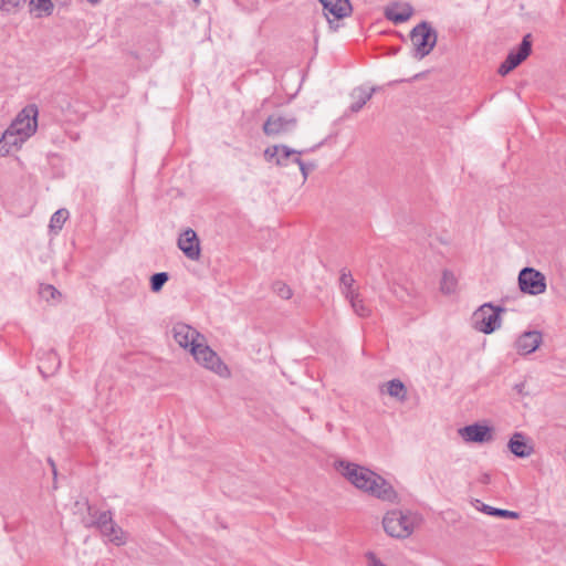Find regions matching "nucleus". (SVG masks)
I'll return each instance as SVG.
<instances>
[{
  "label": "nucleus",
  "mask_w": 566,
  "mask_h": 566,
  "mask_svg": "<svg viewBox=\"0 0 566 566\" xmlns=\"http://www.w3.org/2000/svg\"><path fill=\"white\" fill-rule=\"evenodd\" d=\"M336 468L356 489L381 501H396L397 493L392 485L376 472L346 461H339Z\"/></svg>",
  "instance_id": "f257e3e1"
},
{
  "label": "nucleus",
  "mask_w": 566,
  "mask_h": 566,
  "mask_svg": "<svg viewBox=\"0 0 566 566\" xmlns=\"http://www.w3.org/2000/svg\"><path fill=\"white\" fill-rule=\"evenodd\" d=\"M419 522L420 518L416 513L410 511L392 510L387 512L384 516L382 526L389 536L407 538L413 533Z\"/></svg>",
  "instance_id": "f03ea898"
},
{
  "label": "nucleus",
  "mask_w": 566,
  "mask_h": 566,
  "mask_svg": "<svg viewBox=\"0 0 566 566\" xmlns=\"http://www.w3.org/2000/svg\"><path fill=\"white\" fill-rule=\"evenodd\" d=\"M410 40L413 46L412 56L422 60L436 46L438 33L429 22L422 21L411 30Z\"/></svg>",
  "instance_id": "7ed1b4c3"
},
{
  "label": "nucleus",
  "mask_w": 566,
  "mask_h": 566,
  "mask_svg": "<svg viewBox=\"0 0 566 566\" xmlns=\"http://www.w3.org/2000/svg\"><path fill=\"white\" fill-rule=\"evenodd\" d=\"M191 355L198 364L219 377L229 378L231 376L229 367L222 361L218 354L206 344V339L199 345L191 347Z\"/></svg>",
  "instance_id": "20e7f679"
},
{
  "label": "nucleus",
  "mask_w": 566,
  "mask_h": 566,
  "mask_svg": "<svg viewBox=\"0 0 566 566\" xmlns=\"http://www.w3.org/2000/svg\"><path fill=\"white\" fill-rule=\"evenodd\" d=\"M504 310L491 303H484L472 315V326L484 334H491L500 327V313Z\"/></svg>",
  "instance_id": "39448f33"
},
{
  "label": "nucleus",
  "mask_w": 566,
  "mask_h": 566,
  "mask_svg": "<svg viewBox=\"0 0 566 566\" xmlns=\"http://www.w3.org/2000/svg\"><path fill=\"white\" fill-rule=\"evenodd\" d=\"M17 135L23 139H29L38 128V107L35 105L25 106L10 125Z\"/></svg>",
  "instance_id": "423d86ee"
},
{
  "label": "nucleus",
  "mask_w": 566,
  "mask_h": 566,
  "mask_svg": "<svg viewBox=\"0 0 566 566\" xmlns=\"http://www.w3.org/2000/svg\"><path fill=\"white\" fill-rule=\"evenodd\" d=\"M99 532L116 546L126 544L127 537L124 531L114 522L109 511L101 512L94 522Z\"/></svg>",
  "instance_id": "0eeeda50"
},
{
  "label": "nucleus",
  "mask_w": 566,
  "mask_h": 566,
  "mask_svg": "<svg viewBox=\"0 0 566 566\" xmlns=\"http://www.w3.org/2000/svg\"><path fill=\"white\" fill-rule=\"evenodd\" d=\"M518 285L522 292L538 295L546 290V279L539 271L533 268H524L518 274Z\"/></svg>",
  "instance_id": "6e6552de"
},
{
  "label": "nucleus",
  "mask_w": 566,
  "mask_h": 566,
  "mask_svg": "<svg viewBox=\"0 0 566 566\" xmlns=\"http://www.w3.org/2000/svg\"><path fill=\"white\" fill-rule=\"evenodd\" d=\"M295 127V117L273 114L263 124V133L270 137H279L292 133Z\"/></svg>",
  "instance_id": "1a4fd4ad"
},
{
  "label": "nucleus",
  "mask_w": 566,
  "mask_h": 566,
  "mask_svg": "<svg viewBox=\"0 0 566 566\" xmlns=\"http://www.w3.org/2000/svg\"><path fill=\"white\" fill-rule=\"evenodd\" d=\"M172 336L180 347L190 352L191 347L205 340V336L196 328L182 322H178L172 326Z\"/></svg>",
  "instance_id": "9d476101"
},
{
  "label": "nucleus",
  "mask_w": 566,
  "mask_h": 566,
  "mask_svg": "<svg viewBox=\"0 0 566 566\" xmlns=\"http://www.w3.org/2000/svg\"><path fill=\"white\" fill-rule=\"evenodd\" d=\"M532 51V40L531 34H526L520 46L516 51H511L509 55L506 56L505 61L500 65L499 67V74L506 75L512 70H514L517 65H520L524 60L527 59V56L531 54Z\"/></svg>",
  "instance_id": "9b49d317"
},
{
  "label": "nucleus",
  "mask_w": 566,
  "mask_h": 566,
  "mask_svg": "<svg viewBox=\"0 0 566 566\" xmlns=\"http://www.w3.org/2000/svg\"><path fill=\"white\" fill-rule=\"evenodd\" d=\"M303 153V150H295L286 145H274L264 150V158L266 161H274L280 167H287L292 163L295 164V157H300Z\"/></svg>",
  "instance_id": "f8f14e48"
},
{
  "label": "nucleus",
  "mask_w": 566,
  "mask_h": 566,
  "mask_svg": "<svg viewBox=\"0 0 566 566\" xmlns=\"http://www.w3.org/2000/svg\"><path fill=\"white\" fill-rule=\"evenodd\" d=\"M319 2L324 9V15L333 30H337L338 24H334V20H332L331 17L338 21L348 17L353 11L349 0H319Z\"/></svg>",
  "instance_id": "ddd939ff"
},
{
  "label": "nucleus",
  "mask_w": 566,
  "mask_h": 566,
  "mask_svg": "<svg viewBox=\"0 0 566 566\" xmlns=\"http://www.w3.org/2000/svg\"><path fill=\"white\" fill-rule=\"evenodd\" d=\"M178 248L188 259L192 261H198L200 259V241L195 230L188 228L179 235Z\"/></svg>",
  "instance_id": "4468645a"
},
{
  "label": "nucleus",
  "mask_w": 566,
  "mask_h": 566,
  "mask_svg": "<svg viewBox=\"0 0 566 566\" xmlns=\"http://www.w3.org/2000/svg\"><path fill=\"white\" fill-rule=\"evenodd\" d=\"M459 434L467 442H490L493 440L492 429L484 424H469L459 429Z\"/></svg>",
  "instance_id": "2eb2a0df"
},
{
  "label": "nucleus",
  "mask_w": 566,
  "mask_h": 566,
  "mask_svg": "<svg viewBox=\"0 0 566 566\" xmlns=\"http://www.w3.org/2000/svg\"><path fill=\"white\" fill-rule=\"evenodd\" d=\"M542 334L538 331L523 333L515 342V348L521 355L534 353L542 344Z\"/></svg>",
  "instance_id": "dca6fc26"
},
{
  "label": "nucleus",
  "mask_w": 566,
  "mask_h": 566,
  "mask_svg": "<svg viewBox=\"0 0 566 566\" xmlns=\"http://www.w3.org/2000/svg\"><path fill=\"white\" fill-rule=\"evenodd\" d=\"M412 13L413 8L409 3H395L385 10V17L396 24L408 21Z\"/></svg>",
  "instance_id": "f3484780"
},
{
  "label": "nucleus",
  "mask_w": 566,
  "mask_h": 566,
  "mask_svg": "<svg viewBox=\"0 0 566 566\" xmlns=\"http://www.w3.org/2000/svg\"><path fill=\"white\" fill-rule=\"evenodd\" d=\"M25 143L20 135H17L12 127L9 126L0 138V156H7L13 149H19Z\"/></svg>",
  "instance_id": "a211bd4d"
},
{
  "label": "nucleus",
  "mask_w": 566,
  "mask_h": 566,
  "mask_svg": "<svg viewBox=\"0 0 566 566\" xmlns=\"http://www.w3.org/2000/svg\"><path fill=\"white\" fill-rule=\"evenodd\" d=\"M510 451L518 458L530 457L534 449L526 441L525 436L521 432H515L509 441Z\"/></svg>",
  "instance_id": "6ab92c4d"
},
{
  "label": "nucleus",
  "mask_w": 566,
  "mask_h": 566,
  "mask_svg": "<svg viewBox=\"0 0 566 566\" xmlns=\"http://www.w3.org/2000/svg\"><path fill=\"white\" fill-rule=\"evenodd\" d=\"M381 392H386L392 398L403 402L407 399V389L403 382L399 379H392L387 381L381 387Z\"/></svg>",
  "instance_id": "aec40b11"
},
{
  "label": "nucleus",
  "mask_w": 566,
  "mask_h": 566,
  "mask_svg": "<svg viewBox=\"0 0 566 566\" xmlns=\"http://www.w3.org/2000/svg\"><path fill=\"white\" fill-rule=\"evenodd\" d=\"M375 88L366 90L363 87L355 88L352 93L354 103L350 105V109L354 113L359 112L364 105L373 97Z\"/></svg>",
  "instance_id": "412c9836"
},
{
  "label": "nucleus",
  "mask_w": 566,
  "mask_h": 566,
  "mask_svg": "<svg viewBox=\"0 0 566 566\" xmlns=\"http://www.w3.org/2000/svg\"><path fill=\"white\" fill-rule=\"evenodd\" d=\"M339 287L342 294L346 297H353V294L355 292H359L358 287L355 286V280L350 273V271L343 269L340 271V277H339Z\"/></svg>",
  "instance_id": "4be33fe9"
},
{
  "label": "nucleus",
  "mask_w": 566,
  "mask_h": 566,
  "mask_svg": "<svg viewBox=\"0 0 566 566\" xmlns=\"http://www.w3.org/2000/svg\"><path fill=\"white\" fill-rule=\"evenodd\" d=\"M346 300L349 302V304L356 315H358L359 317L370 316L371 310L365 303V301L361 297L359 292H355V294H353V297H346Z\"/></svg>",
  "instance_id": "5701e85b"
},
{
  "label": "nucleus",
  "mask_w": 566,
  "mask_h": 566,
  "mask_svg": "<svg viewBox=\"0 0 566 566\" xmlns=\"http://www.w3.org/2000/svg\"><path fill=\"white\" fill-rule=\"evenodd\" d=\"M69 218V211L66 209H59L56 210L51 219L49 228L53 233H57L63 228V224Z\"/></svg>",
  "instance_id": "b1692460"
},
{
  "label": "nucleus",
  "mask_w": 566,
  "mask_h": 566,
  "mask_svg": "<svg viewBox=\"0 0 566 566\" xmlns=\"http://www.w3.org/2000/svg\"><path fill=\"white\" fill-rule=\"evenodd\" d=\"M457 287V279L454 274L450 271H444L441 279L440 289L446 294H451L455 291Z\"/></svg>",
  "instance_id": "393cba45"
},
{
  "label": "nucleus",
  "mask_w": 566,
  "mask_h": 566,
  "mask_svg": "<svg viewBox=\"0 0 566 566\" xmlns=\"http://www.w3.org/2000/svg\"><path fill=\"white\" fill-rule=\"evenodd\" d=\"M30 7L32 11L38 12V15L51 14L53 11V3L51 0H31Z\"/></svg>",
  "instance_id": "a878e982"
},
{
  "label": "nucleus",
  "mask_w": 566,
  "mask_h": 566,
  "mask_svg": "<svg viewBox=\"0 0 566 566\" xmlns=\"http://www.w3.org/2000/svg\"><path fill=\"white\" fill-rule=\"evenodd\" d=\"M481 511L486 513L488 515L493 516H500V517H509V518H516L518 514L513 511L502 510V509H495L490 505L482 504Z\"/></svg>",
  "instance_id": "bb28decb"
},
{
  "label": "nucleus",
  "mask_w": 566,
  "mask_h": 566,
  "mask_svg": "<svg viewBox=\"0 0 566 566\" xmlns=\"http://www.w3.org/2000/svg\"><path fill=\"white\" fill-rule=\"evenodd\" d=\"M169 280V275L166 272L155 273L150 277V289L153 292H159L165 283Z\"/></svg>",
  "instance_id": "cd10ccee"
},
{
  "label": "nucleus",
  "mask_w": 566,
  "mask_h": 566,
  "mask_svg": "<svg viewBox=\"0 0 566 566\" xmlns=\"http://www.w3.org/2000/svg\"><path fill=\"white\" fill-rule=\"evenodd\" d=\"M273 289L275 293L283 300H289L292 297V290L283 282H275Z\"/></svg>",
  "instance_id": "c85d7f7f"
},
{
  "label": "nucleus",
  "mask_w": 566,
  "mask_h": 566,
  "mask_svg": "<svg viewBox=\"0 0 566 566\" xmlns=\"http://www.w3.org/2000/svg\"><path fill=\"white\" fill-rule=\"evenodd\" d=\"M295 164L298 165L300 167V170L302 172V176H303V180L305 181L310 175V172L312 170H314L315 168V165L314 164H306L304 163L302 159H301V156L300 157H295Z\"/></svg>",
  "instance_id": "c756f323"
},
{
  "label": "nucleus",
  "mask_w": 566,
  "mask_h": 566,
  "mask_svg": "<svg viewBox=\"0 0 566 566\" xmlns=\"http://www.w3.org/2000/svg\"><path fill=\"white\" fill-rule=\"evenodd\" d=\"M40 294L42 297L50 300V298H55L56 295H60V292L53 285L45 284V285H41Z\"/></svg>",
  "instance_id": "7c9ffc66"
},
{
  "label": "nucleus",
  "mask_w": 566,
  "mask_h": 566,
  "mask_svg": "<svg viewBox=\"0 0 566 566\" xmlns=\"http://www.w3.org/2000/svg\"><path fill=\"white\" fill-rule=\"evenodd\" d=\"M24 1L25 0H0V10L11 11Z\"/></svg>",
  "instance_id": "2f4dec72"
},
{
  "label": "nucleus",
  "mask_w": 566,
  "mask_h": 566,
  "mask_svg": "<svg viewBox=\"0 0 566 566\" xmlns=\"http://www.w3.org/2000/svg\"><path fill=\"white\" fill-rule=\"evenodd\" d=\"M368 566H387L373 552L366 554Z\"/></svg>",
  "instance_id": "473e14b6"
},
{
  "label": "nucleus",
  "mask_w": 566,
  "mask_h": 566,
  "mask_svg": "<svg viewBox=\"0 0 566 566\" xmlns=\"http://www.w3.org/2000/svg\"><path fill=\"white\" fill-rule=\"evenodd\" d=\"M478 481L482 484H489L491 482V475L488 472L481 473Z\"/></svg>",
  "instance_id": "72a5a7b5"
},
{
  "label": "nucleus",
  "mask_w": 566,
  "mask_h": 566,
  "mask_svg": "<svg viewBox=\"0 0 566 566\" xmlns=\"http://www.w3.org/2000/svg\"><path fill=\"white\" fill-rule=\"evenodd\" d=\"M48 462H49V464H50V465H51V468H52V473H53L54 478H56V475H57V471H56V467H55L54 461H53L52 459H49V460H48Z\"/></svg>",
  "instance_id": "f704fd0d"
},
{
  "label": "nucleus",
  "mask_w": 566,
  "mask_h": 566,
  "mask_svg": "<svg viewBox=\"0 0 566 566\" xmlns=\"http://www.w3.org/2000/svg\"><path fill=\"white\" fill-rule=\"evenodd\" d=\"M88 3L95 6L97 3H99L102 0H86Z\"/></svg>",
  "instance_id": "c9c22d12"
},
{
  "label": "nucleus",
  "mask_w": 566,
  "mask_h": 566,
  "mask_svg": "<svg viewBox=\"0 0 566 566\" xmlns=\"http://www.w3.org/2000/svg\"><path fill=\"white\" fill-rule=\"evenodd\" d=\"M392 292H394V294H395L396 296H398V297H400V298H401V296L399 295V293H398V291H397L396 289H394V290H392Z\"/></svg>",
  "instance_id": "e433bc0d"
},
{
  "label": "nucleus",
  "mask_w": 566,
  "mask_h": 566,
  "mask_svg": "<svg viewBox=\"0 0 566 566\" xmlns=\"http://www.w3.org/2000/svg\"><path fill=\"white\" fill-rule=\"evenodd\" d=\"M516 388L518 391H522V388L520 387V385H516Z\"/></svg>",
  "instance_id": "4c0bfd02"
},
{
  "label": "nucleus",
  "mask_w": 566,
  "mask_h": 566,
  "mask_svg": "<svg viewBox=\"0 0 566 566\" xmlns=\"http://www.w3.org/2000/svg\"><path fill=\"white\" fill-rule=\"evenodd\" d=\"M516 388L518 391H522V388L520 387V385H516Z\"/></svg>",
  "instance_id": "58836bf2"
},
{
  "label": "nucleus",
  "mask_w": 566,
  "mask_h": 566,
  "mask_svg": "<svg viewBox=\"0 0 566 566\" xmlns=\"http://www.w3.org/2000/svg\"><path fill=\"white\" fill-rule=\"evenodd\" d=\"M516 388L518 391H522V388L520 387V385H516Z\"/></svg>",
  "instance_id": "ea45409f"
},
{
  "label": "nucleus",
  "mask_w": 566,
  "mask_h": 566,
  "mask_svg": "<svg viewBox=\"0 0 566 566\" xmlns=\"http://www.w3.org/2000/svg\"><path fill=\"white\" fill-rule=\"evenodd\" d=\"M195 2H198L199 0H193Z\"/></svg>",
  "instance_id": "a19ab883"
}]
</instances>
